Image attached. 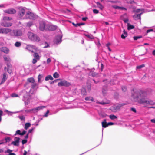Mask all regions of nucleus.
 Masks as SVG:
<instances>
[{"mask_svg": "<svg viewBox=\"0 0 155 155\" xmlns=\"http://www.w3.org/2000/svg\"><path fill=\"white\" fill-rule=\"evenodd\" d=\"M146 93L144 91L133 89L131 92V98L134 101L140 103H145L147 104L153 105L154 102L150 99H146Z\"/></svg>", "mask_w": 155, "mask_h": 155, "instance_id": "f257e3e1", "label": "nucleus"}, {"mask_svg": "<svg viewBox=\"0 0 155 155\" xmlns=\"http://www.w3.org/2000/svg\"><path fill=\"white\" fill-rule=\"evenodd\" d=\"M27 11L22 7H19L17 12L18 18L21 19H26V14H27Z\"/></svg>", "mask_w": 155, "mask_h": 155, "instance_id": "f03ea898", "label": "nucleus"}, {"mask_svg": "<svg viewBox=\"0 0 155 155\" xmlns=\"http://www.w3.org/2000/svg\"><path fill=\"white\" fill-rule=\"evenodd\" d=\"M29 39L31 41L35 42H38L40 38L38 35L31 32H29L27 34Z\"/></svg>", "mask_w": 155, "mask_h": 155, "instance_id": "7ed1b4c3", "label": "nucleus"}, {"mask_svg": "<svg viewBox=\"0 0 155 155\" xmlns=\"http://www.w3.org/2000/svg\"><path fill=\"white\" fill-rule=\"evenodd\" d=\"M25 91V94L23 96V101H24L25 105H28L30 103V95L27 92Z\"/></svg>", "mask_w": 155, "mask_h": 155, "instance_id": "20e7f679", "label": "nucleus"}, {"mask_svg": "<svg viewBox=\"0 0 155 155\" xmlns=\"http://www.w3.org/2000/svg\"><path fill=\"white\" fill-rule=\"evenodd\" d=\"M10 35L14 37L21 36L22 35V32L20 29H15L10 32Z\"/></svg>", "mask_w": 155, "mask_h": 155, "instance_id": "39448f33", "label": "nucleus"}, {"mask_svg": "<svg viewBox=\"0 0 155 155\" xmlns=\"http://www.w3.org/2000/svg\"><path fill=\"white\" fill-rule=\"evenodd\" d=\"M62 35L61 34H58L54 40V44L57 45L61 43L62 41Z\"/></svg>", "mask_w": 155, "mask_h": 155, "instance_id": "423d86ee", "label": "nucleus"}, {"mask_svg": "<svg viewBox=\"0 0 155 155\" xmlns=\"http://www.w3.org/2000/svg\"><path fill=\"white\" fill-rule=\"evenodd\" d=\"M48 24L44 21H41L39 23V29L41 31H47V27Z\"/></svg>", "mask_w": 155, "mask_h": 155, "instance_id": "0eeeda50", "label": "nucleus"}, {"mask_svg": "<svg viewBox=\"0 0 155 155\" xmlns=\"http://www.w3.org/2000/svg\"><path fill=\"white\" fill-rule=\"evenodd\" d=\"M26 19H30L32 20H34L36 18V15H34L33 13L28 11L27 12Z\"/></svg>", "mask_w": 155, "mask_h": 155, "instance_id": "6e6552de", "label": "nucleus"}, {"mask_svg": "<svg viewBox=\"0 0 155 155\" xmlns=\"http://www.w3.org/2000/svg\"><path fill=\"white\" fill-rule=\"evenodd\" d=\"M58 85L59 86L68 87L70 86L71 84L66 80H62L59 82Z\"/></svg>", "mask_w": 155, "mask_h": 155, "instance_id": "1a4fd4ad", "label": "nucleus"}, {"mask_svg": "<svg viewBox=\"0 0 155 155\" xmlns=\"http://www.w3.org/2000/svg\"><path fill=\"white\" fill-rule=\"evenodd\" d=\"M45 107H46L45 106H41L32 109H31V113H36L38 112V111Z\"/></svg>", "mask_w": 155, "mask_h": 155, "instance_id": "9d476101", "label": "nucleus"}, {"mask_svg": "<svg viewBox=\"0 0 155 155\" xmlns=\"http://www.w3.org/2000/svg\"><path fill=\"white\" fill-rule=\"evenodd\" d=\"M20 140V138L19 137H14L15 141L12 142L11 144L15 146H18L19 145Z\"/></svg>", "mask_w": 155, "mask_h": 155, "instance_id": "9b49d317", "label": "nucleus"}, {"mask_svg": "<svg viewBox=\"0 0 155 155\" xmlns=\"http://www.w3.org/2000/svg\"><path fill=\"white\" fill-rule=\"evenodd\" d=\"M4 12L5 13L11 14H14L16 12V10L13 8L5 10H4Z\"/></svg>", "mask_w": 155, "mask_h": 155, "instance_id": "f8f14e48", "label": "nucleus"}, {"mask_svg": "<svg viewBox=\"0 0 155 155\" xmlns=\"http://www.w3.org/2000/svg\"><path fill=\"white\" fill-rule=\"evenodd\" d=\"M47 27V31H54L57 28V26L53 25L48 24Z\"/></svg>", "mask_w": 155, "mask_h": 155, "instance_id": "ddd939ff", "label": "nucleus"}, {"mask_svg": "<svg viewBox=\"0 0 155 155\" xmlns=\"http://www.w3.org/2000/svg\"><path fill=\"white\" fill-rule=\"evenodd\" d=\"M1 24L3 26L8 27L11 26L12 25V24L9 22L6 21H4L2 22Z\"/></svg>", "mask_w": 155, "mask_h": 155, "instance_id": "4468645a", "label": "nucleus"}, {"mask_svg": "<svg viewBox=\"0 0 155 155\" xmlns=\"http://www.w3.org/2000/svg\"><path fill=\"white\" fill-rule=\"evenodd\" d=\"M126 104L125 103H122L119 104H116L114 105L113 107L114 109L116 110H117L120 109V107L126 105Z\"/></svg>", "mask_w": 155, "mask_h": 155, "instance_id": "2eb2a0df", "label": "nucleus"}, {"mask_svg": "<svg viewBox=\"0 0 155 155\" xmlns=\"http://www.w3.org/2000/svg\"><path fill=\"white\" fill-rule=\"evenodd\" d=\"M143 13V12H141L140 13L138 14H135L133 16L135 20L140 19L141 18V15Z\"/></svg>", "mask_w": 155, "mask_h": 155, "instance_id": "dca6fc26", "label": "nucleus"}, {"mask_svg": "<svg viewBox=\"0 0 155 155\" xmlns=\"http://www.w3.org/2000/svg\"><path fill=\"white\" fill-rule=\"evenodd\" d=\"M0 51L6 54H8L9 52V49L6 47H3L0 48Z\"/></svg>", "mask_w": 155, "mask_h": 155, "instance_id": "f3484780", "label": "nucleus"}, {"mask_svg": "<svg viewBox=\"0 0 155 155\" xmlns=\"http://www.w3.org/2000/svg\"><path fill=\"white\" fill-rule=\"evenodd\" d=\"M7 78L8 76L7 74L6 73H4L3 74V77L2 80V81L0 83V85L5 82L6 80L7 79Z\"/></svg>", "mask_w": 155, "mask_h": 155, "instance_id": "a211bd4d", "label": "nucleus"}, {"mask_svg": "<svg viewBox=\"0 0 155 155\" xmlns=\"http://www.w3.org/2000/svg\"><path fill=\"white\" fill-rule=\"evenodd\" d=\"M35 82V80L33 78H28L27 79V82L26 84V85H28L29 83H33Z\"/></svg>", "mask_w": 155, "mask_h": 155, "instance_id": "6ab92c4d", "label": "nucleus"}, {"mask_svg": "<svg viewBox=\"0 0 155 155\" xmlns=\"http://www.w3.org/2000/svg\"><path fill=\"white\" fill-rule=\"evenodd\" d=\"M107 92V86L106 85L103 87L102 89V93L104 96H105Z\"/></svg>", "mask_w": 155, "mask_h": 155, "instance_id": "aec40b11", "label": "nucleus"}, {"mask_svg": "<svg viewBox=\"0 0 155 155\" xmlns=\"http://www.w3.org/2000/svg\"><path fill=\"white\" fill-rule=\"evenodd\" d=\"M102 126L104 128H106L108 127L107 123L106 122V120L104 119L103 121L102 122Z\"/></svg>", "mask_w": 155, "mask_h": 155, "instance_id": "412c9836", "label": "nucleus"}, {"mask_svg": "<svg viewBox=\"0 0 155 155\" xmlns=\"http://www.w3.org/2000/svg\"><path fill=\"white\" fill-rule=\"evenodd\" d=\"M3 58L7 63L10 62L11 59L8 56H4Z\"/></svg>", "mask_w": 155, "mask_h": 155, "instance_id": "4be33fe9", "label": "nucleus"}, {"mask_svg": "<svg viewBox=\"0 0 155 155\" xmlns=\"http://www.w3.org/2000/svg\"><path fill=\"white\" fill-rule=\"evenodd\" d=\"M38 83H41L43 80L42 79H43V76L42 75L39 74L38 76Z\"/></svg>", "mask_w": 155, "mask_h": 155, "instance_id": "5701e85b", "label": "nucleus"}, {"mask_svg": "<svg viewBox=\"0 0 155 155\" xmlns=\"http://www.w3.org/2000/svg\"><path fill=\"white\" fill-rule=\"evenodd\" d=\"M84 35L90 39H94V36L91 34H85Z\"/></svg>", "mask_w": 155, "mask_h": 155, "instance_id": "b1692460", "label": "nucleus"}, {"mask_svg": "<svg viewBox=\"0 0 155 155\" xmlns=\"http://www.w3.org/2000/svg\"><path fill=\"white\" fill-rule=\"evenodd\" d=\"M99 114L101 117L103 118L105 117L106 116H108L105 113L102 112H99Z\"/></svg>", "mask_w": 155, "mask_h": 155, "instance_id": "393cba45", "label": "nucleus"}, {"mask_svg": "<svg viewBox=\"0 0 155 155\" xmlns=\"http://www.w3.org/2000/svg\"><path fill=\"white\" fill-rule=\"evenodd\" d=\"M85 99L86 101H91L92 102L94 100L93 98L91 96L86 97L85 98Z\"/></svg>", "mask_w": 155, "mask_h": 155, "instance_id": "a878e982", "label": "nucleus"}, {"mask_svg": "<svg viewBox=\"0 0 155 155\" xmlns=\"http://www.w3.org/2000/svg\"><path fill=\"white\" fill-rule=\"evenodd\" d=\"M81 93L83 95H86L87 94L86 90L84 88H82L81 89Z\"/></svg>", "mask_w": 155, "mask_h": 155, "instance_id": "bb28decb", "label": "nucleus"}, {"mask_svg": "<svg viewBox=\"0 0 155 155\" xmlns=\"http://www.w3.org/2000/svg\"><path fill=\"white\" fill-rule=\"evenodd\" d=\"M11 30L8 28H3V33L7 34L11 32Z\"/></svg>", "mask_w": 155, "mask_h": 155, "instance_id": "cd10ccee", "label": "nucleus"}, {"mask_svg": "<svg viewBox=\"0 0 155 155\" xmlns=\"http://www.w3.org/2000/svg\"><path fill=\"white\" fill-rule=\"evenodd\" d=\"M49 80H53V78L51 75H48L45 77V81H47Z\"/></svg>", "mask_w": 155, "mask_h": 155, "instance_id": "c85d7f7f", "label": "nucleus"}, {"mask_svg": "<svg viewBox=\"0 0 155 155\" xmlns=\"http://www.w3.org/2000/svg\"><path fill=\"white\" fill-rule=\"evenodd\" d=\"M37 85V84L36 83H34V82L33 83H32L31 85V87L30 90L29 92L30 93L31 91L33 90Z\"/></svg>", "mask_w": 155, "mask_h": 155, "instance_id": "c756f323", "label": "nucleus"}, {"mask_svg": "<svg viewBox=\"0 0 155 155\" xmlns=\"http://www.w3.org/2000/svg\"><path fill=\"white\" fill-rule=\"evenodd\" d=\"M140 11H141V12H144L143 9H137L136 10H133V12L134 13H140Z\"/></svg>", "mask_w": 155, "mask_h": 155, "instance_id": "7c9ffc66", "label": "nucleus"}, {"mask_svg": "<svg viewBox=\"0 0 155 155\" xmlns=\"http://www.w3.org/2000/svg\"><path fill=\"white\" fill-rule=\"evenodd\" d=\"M97 5L98 7L100 8L101 10H103L104 8V6L100 2H97Z\"/></svg>", "mask_w": 155, "mask_h": 155, "instance_id": "2f4dec72", "label": "nucleus"}, {"mask_svg": "<svg viewBox=\"0 0 155 155\" xmlns=\"http://www.w3.org/2000/svg\"><path fill=\"white\" fill-rule=\"evenodd\" d=\"M31 124L29 123H27L25 124L24 128L25 130H27L31 126Z\"/></svg>", "mask_w": 155, "mask_h": 155, "instance_id": "473e14b6", "label": "nucleus"}, {"mask_svg": "<svg viewBox=\"0 0 155 155\" xmlns=\"http://www.w3.org/2000/svg\"><path fill=\"white\" fill-rule=\"evenodd\" d=\"M90 74L93 77H97L98 75V74L94 72H91L90 73Z\"/></svg>", "mask_w": 155, "mask_h": 155, "instance_id": "72a5a7b5", "label": "nucleus"}, {"mask_svg": "<svg viewBox=\"0 0 155 155\" xmlns=\"http://www.w3.org/2000/svg\"><path fill=\"white\" fill-rule=\"evenodd\" d=\"M33 56L35 58H36L38 60H39V59L40 57L37 53H34L33 54Z\"/></svg>", "mask_w": 155, "mask_h": 155, "instance_id": "f704fd0d", "label": "nucleus"}, {"mask_svg": "<svg viewBox=\"0 0 155 155\" xmlns=\"http://www.w3.org/2000/svg\"><path fill=\"white\" fill-rule=\"evenodd\" d=\"M109 118L112 120H114L115 119H117V117L116 116L113 115L111 114L109 116Z\"/></svg>", "mask_w": 155, "mask_h": 155, "instance_id": "c9c22d12", "label": "nucleus"}, {"mask_svg": "<svg viewBox=\"0 0 155 155\" xmlns=\"http://www.w3.org/2000/svg\"><path fill=\"white\" fill-rule=\"evenodd\" d=\"M127 29L128 30L133 29L134 28V27L133 25H130L129 24L127 25Z\"/></svg>", "mask_w": 155, "mask_h": 155, "instance_id": "e433bc0d", "label": "nucleus"}, {"mask_svg": "<svg viewBox=\"0 0 155 155\" xmlns=\"http://www.w3.org/2000/svg\"><path fill=\"white\" fill-rule=\"evenodd\" d=\"M21 43L20 42H16L15 44V47H18L21 46Z\"/></svg>", "mask_w": 155, "mask_h": 155, "instance_id": "4c0bfd02", "label": "nucleus"}, {"mask_svg": "<svg viewBox=\"0 0 155 155\" xmlns=\"http://www.w3.org/2000/svg\"><path fill=\"white\" fill-rule=\"evenodd\" d=\"M11 140V138L9 137H5V143L9 142Z\"/></svg>", "mask_w": 155, "mask_h": 155, "instance_id": "58836bf2", "label": "nucleus"}, {"mask_svg": "<svg viewBox=\"0 0 155 155\" xmlns=\"http://www.w3.org/2000/svg\"><path fill=\"white\" fill-rule=\"evenodd\" d=\"M96 103H97V104H100L103 105H105L106 104L109 103L107 102H100L98 101H97Z\"/></svg>", "mask_w": 155, "mask_h": 155, "instance_id": "ea45409f", "label": "nucleus"}, {"mask_svg": "<svg viewBox=\"0 0 155 155\" xmlns=\"http://www.w3.org/2000/svg\"><path fill=\"white\" fill-rule=\"evenodd\" d=\"M142 37V36H134V40H137L138 39Z\"/></svg>", "mask_w": 155, "mask_h": 155, "instance_id": "a19ab883", "label": "nucleus"}, {"mask_svg": "<svg viewBox=\"0 0 155 155\" xmlns=\"http://www.w3.org/2000/svg\"><path fill=\"white\" fill-rule=\"evenodd\" d=\"M53 77L55 78H57L59 77V75L57 72H55L53 74Z\"/></svg>", "mask_w": 155, "mask_h": 155, "instance_id": "79ce46f5", "label": "nucleus"}, {"mask_svg": "<svg viewBox=\"0 0 155 155\" xmlns=\"http://www.w3.org/2000/svg\"><path fill=\"white\" fill-rule=\"evenodd\" d=\"M11 19V18L8 17H4L3 18V19L4 21H6V20H9Z\"/></svg>", "mask_w": 155, "mask_h": 155, "instance_id": "37998d69", "label": "nucleus"}, {"mask_svg": "<svg viewBox=\"0 0 155 155\" xmlns=\"http://www.w3.org/2000/svg\"><path fill=\"white\" fill-rule=\"evenodd\" d=\"M21 131L20 130H17L15 133L14 134L15 136H16L17 135H21Z\"/></svg>", "mask_w": 155, "mask_h": 155, "instance_id": "c03bdc74", "label": "nucleus"}, {"mask_svg": "<svg viewBox=\"0 0 155 155\" xmlns=\"http://www.w3.org/2000/svg\"><path fill=\"white\" fill-rule=\"evenodd\" d=\"M19 119L21 120V121H24L25 120V117L22 116H19L18 117Z\"/></svg>", "mask_w": 155, "mask_h": 155, "instance_id": "a18cd8bd", "label": "nucleus"}, {"mask_svg": "<svg viewBox=\"0 0 155 155\" xmlns=\"http://www.w3.org/2000/svg\"><path fill=\"white\" fill-rule=\"evenodd\" d=\"M145 66V65L144 64H143L141 65H140L139 66H137L136 68L138 69H140L141 68L144 67Z\"/></svg>", "mask_w": 155, "mask_h": 155, "instance_id": "49530a36", "label": "nucleus"}, {"mask_svg": "<svg viewBox=\"0 0 155 155\" xmlns=\"http://www.w3.org/2000/svg\"><path fill=\"white\" fill-rule=\"evenodd\" d=\"M12 150L9 149H8L6 151H5V153H8L9 154H10V153H12Z\"/></svg>", "mask_w": 155, "mask_h": 155, "instance_id": "de8ad7c7", "label": "nucleus"}, {"mask_svg": "<svg viewBox=\"0 0 155 155\" xmlns=\"http://www.w3.org/2000/svg\"><path fill=\"white\" fill-rule=\"evenodd\" d=\"M112 7V8L116 9H119L120 8V6L115 5H113Z\"/></svg>", "mask_w": 155, "mask_h": 155, "instance_id": "09e8293b", "label": "nucleus"}, {"mask_svg": "<svg viewBox=\"0 0 155 155\" xmlns=\"http://www.w3.org/2000/svg\"><path fill=\"white\" fill-rule=\"evenodd\" d=\"M49 47V45L48 43L45 42V46L43 47L44 48H46Z\"/></svg>", "mask_w": 155, "mask_h": 155, "instance_id": "8fccbe9b", "label": "nucleus"}, {"mask_svg": "<svg viewBox=\"0 0 155 155\" xmlns=\"http://www.w3.org/2000/svg\"><path fill=\"white\" fill-rule=\"evenodd\" d=\"M121 88H122V90L123 91H124V92L126 91L127 90V87L126 86H122Z\"/></svg>", "mask_w": 155, "mask_h": 155, "instance_id": "3c124183", "label": "nucleus"}, {"mask_svg": "<svg viewBox=\"0 0 155 155\" xmlns=\"http://www.w3.org/2000/svg\"><path fill=\"white\" fill-rule=\"evenodd\" d=\"M49 113V110H48L45 114L44 115L43 117H47L48 116V114Z\"/></svg>", "mask_w": 155, "mask_h": 155, "instance_id": "603ef678", "label": "nucleus"}, {"mask_svg": "<svg viewBox=\"0 0 155 155\" xmlns=\"http://www.w3.org/2000/svg\"><path fill=\"white\" fill-rule=\"evenodd\" d=\"M11 97H18V95L15 93H13L11 94Z\"/></svg>", "mask_w": 155, "mask_h": 155, "instance_id": "864d4df0", "label": "nucleus"}, {"mask_svg": "<svg viewBox=\"0 0 155 155\" xmlns=\"http://www.w3.org/2000/svg\"><path fill=\"white\" fill-rule=\"evenodd\" d=\"M27 142L26 139H23L22 141V143L23 145L25 144Z\"/></svg>", "mask_w": 155, "mask_h": 155, "instance_id": "5fc2aeb1", "label": "nucleus"}, {"mask_svg": "<svg viewBox=\"0 0 155 155\" xmlns=\"http://www.w3.org/2000/svg\"><path fill=\"white\" fill-rule=\"evenodd\" d=\"M93 12L94 14H97L99 13V11L96 9H94L93 10Z\"/></svg>", "mask_w": 155, "mask_h": 155, "instance_id": "6e6d98bb", "label": "nucleus"}, {"mask_svg": "<svg viewBox=\"0 0 155 155\" xmlns=\"http://www.w3.org/2000/svg\"><path fill=\"white\" fill-rule=\"evenodd\" d=\"M7 71L9 73L11 74L12 72V68H8Z\"/></svg>", "mask_w": 155, "mask_h": 155, "instance_id": "4d7b16f0", "label": "nucleus"}, {"mask_svg": "<svg viewBox=\"0 0 155 155\" xmlns=\"http://www.w3.org/2000/svg\"><path fill=\"white\" fill-rule=\"evenodd\" d=\"M3 114V111L0 110V122H1L2 120V115Z\"/></svg>", "mask_w": 155, "mask_h": 155, "instance_id": "13d9d810", "label": "nucleus"}, {"mask_svg": "<svg viewBox=\"0 0 155 155\" xmlns=\"http://www.w3.org/2000/svg\"><path fill=\"white\" fill-rule=\"evenodd\" d=\"M32 25V23L31 22H28L27 24V26L28 27H30Z\"/></svg>", "mask_w": 155, "mask_h": 155, "instance_id": "bf43d9fd", "label": "nucleus"}, {"mask_svg": "<svg viewBox=\"0 0 155 155\" xmlns=\"http://www.w3.org/2000/svg\"><path fill=\"white\" fill-rule=\"evenodd\" d=\"M37 60L36 58H34L32 61V63L34 64H35L37 62Z\"/></svg>", "mask_w": 155, "mask_h": 155, "instance_id": "052dcab7", "label": "nucleus"}, {"mask_svg": "<svg viewBox=\"0 0 155 155\" xmlns=\"http://www.w3.org/2000/svg\"><path fill=\"white\" fill-rule=\"evenodd\" d=\"M130 110L131 111H132L134 112V113H136V109L135 108H133V107L131 108H130Z\"/></svg>", "mask_w": 155, "mask_h": 155, "instance_id": "680f3d73", "label": "nucleus"}, {"mask_svg": "<svg viewBox=\"0 0 155 155\" xmlns=\"http://www.w3.org/2000/svg\"><path fill=\"white\" fill-rule=\"evenodd\" d=\"M72 25H74V26L76 27H77L79 26V23H77V24H75L74 22L72 23Z\"/></svg>", "mask_w": 155, "mask_h": 155, "instance_id": "e2e57ef3", "label": "nucleus"}, {"mask_svg": "<svg viewBox=\"0 0 155 155\" xmlns=\"http://www.w3.org/2000/svg\"><path fill=\"white\" fill-rule=\"evenodd\" d=\"M34 129H35V128H32L29 129L28 130V134H29V133H31Z\"/></svg>", "mask_w": 155, "mask_h": 155, "instance_id": "0e129e2a", "label": "nucleus"}, {"mask_svg": "<svg viewBox=\"0 0 155 155\" xmlns=\"http://www.w3.org/2000/svg\"><path fill=\"white\" fill-rule=\"evenodd\" d=\"M127 35H124V34H122L121 35V38L123 39H125V38H126V37H127Z\"/></svg>", "mask_w": 155, "mask_h": 155, "instance_id": "69168bd1", "label": "nucleus"}, {"mask_svg": "<svg viewBox=\"0 0 155 155\" xmlns=\"http://www.w3.org/2000/svg\"><path fill=\"white\" fill-rule=\"evenodd\" d=\"M26 132V131L25 130H24L22 132H21V135L23 136L25 135Z\"/></svg>", "mask_w": 155, "mask_h": 155, "instance_id": "338daca9", "label": "nucleus"}, {"mask_svg": "<svg viewBox=\"0 0 155 155\" xmlns=\"http://www.w3.org/2000/svg\"><path fill=\"white\" fill-rule=\"evenodd\" d=\"M153 31V29H151L147 30L146 31V32L147 33H148L149 32H150Z\"/></svg>", "mask_w": 155, "mask_h": 155, "instance_id": "774afa93", "label": "nucleus"}]
</instances>
